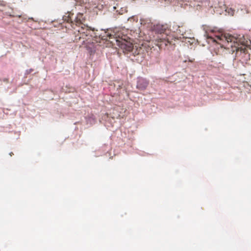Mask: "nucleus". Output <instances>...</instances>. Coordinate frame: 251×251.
Listing matches in <instances>:
<instances>
[{
	"label": "nucleus",
	"mask_w": 251,
	"mask_h": 251,
	"mask_svg": "<svg viewBox=\"0 0 251 251\" xmlns=\"http://www.w3.org/2000/svg\"><path fill=\"white\" fill-rule=\"evenodd\" d=\"M208 38L211 39L213 42H216L221 45V47L225 48V46H227V44L229 43H232V42L234 44V47L232 44L230 45L231 47L233 49V51H236L238 53L239 51L241 52L246 53L247 52L246 48L242 45L240 46L238 44L237 46H235L236 44V39L233 36L229 34H221V35H217L216 36V39H215L211 36H208Z\"/></svg>",
	"instance_id": "1"
},
{
	"label": "nucleus",
	"mask_w": 251,
	"mask_h": 251,
	"mask_svg": "<svg viewBox=\"0 0 251 251\" xmlns=\"http://www.w3.org/2000/svg\"><path fill=\"white\" fill-rule=\"evenodd\" d=\"M156 29L160 35L158 37V42L160 43V46H167L168 45H174V38L171 35H169L170 31L166 30L164 25H157Z\"/></svg>",
	"instance_id": "2"
},
{
	"label": "nucleus",
	"mask_w": 251,
	"mask_h": 251,
	"mask_svg": "<svg viewBox=\"0 0 251 251\" xmlns=\"http://www.w3.org/2000/svg\"><path fill=\"white\" fill-rule=\"evenodd\" d=\"M94 29H92L87 25H83L81 26V28L78 30V35L76 36L75 40H80L82 39V45H87L90 43L91 40V38L93 36Z\"/></svg>",
	"instance_id": "3"
},
{
	"label": "nucleus",
	"mask_w": 251,
	"mask_h": 251,
	"mask_svg": "<svg viewBox=\"0 0 251 251\" xmlns=\"http://www.w3.org/2000/svg\"><path fill=\"white\" fill-rule=\"evenodd\" d=\"M116 41L117 46L123 49L124 51L130 52L132 51L133 47L132 43L123 39H116Z\"/></svg>",
	"instance_id": "4"
},
{
	"label": "nucleus",
	"mask_w": 251,
	"mask_h": 251,
	"mask_svg": "<svg viewBox=\"0 0 251 251\" xmlns=\"http://www.w3.org/2000/svg\"><path fill=\"white\" fill-rule=\"evenodd\" d=\"M149 83V81L142 77H140L138 79L136 87L140 90H144L148 87Z\"/></svg>",
	"instance_id": "5"
},
{
	"label": "nucleus",
	"mask_w": 251,
	"mask_h": 251,
	"mask_svg": "<svg viewBox=\"0 0 251 251\" xmlns=\"http://www.w3.org/2000/svg\"><path fill=\"white\" fill-rule=\"evenodd\" d=\"M83 17V14L81 13H79L77 14V17L75 18V24L77 26H83V24H82V19Z\"/></svg>",
	"instance_id": "6"
},
{
	"label": "nucleus",
	"mask_w": 251,
	"mask_h": 251,
	"mask_svg": "<svg viewBox=\"0 0 251 251\" xmlns=\"http://www.w3.org/2000/svg\"><path fill=\"white\" fill-rule=\"evenodd\" d=\"M73 15V14H72L71 12L68 13V15H64L63 17V19L65 21H66L67 23H73V21L71 19V16Z\"/></svg>",
	"instance_id": "7"
},
{
	"label": "nucleus",
	"mask_w": 251,
	"mask_h": 251,
	"mask_svg": "<svg viewBox=\"0 0 251 251\" xmlns=\"http://www.w3.org/2000/svg\"><path fill=\"white\" fill-rule=\"evenodd\" d=\"M226 11L230 15L233 16L234 13V10L231 8H227L226 9Z\"/></svg>",
	"instance_id": "8"
},
{
	"label": "nucleus",
	"mask_w": 251,
	"mask_h": 251,
	"mask_svg": "<svg viewBox=\"0 0 251 251\" xmlns=\"http://www.w3.org/2000/svg\"><path fill=\"white\" fill-rule=\"evenodd\" d=\"M105 33L106 35L104 36V37H109L110 39L111 38V37L112 36L111 34H110L108 32H105Z\"/></svg>",
	"instance_id": "9"
},
{
	"label": "nucleus",
	"mask_w": 251,
	"mask_h": 251,
	"mask_svg": "<svg viewBox=\"0 0 251 251\" xmlns=\"http://www.w3.org/2000/svg\"><path fill=\"white\" fill-rule=\"evenodd\" d=\"M194 60H195V59H194V58H192V59L188 58V61L190 62L193 63V62H194Z\"/></svg>",
	"instance_id": "10"
},
{
	"label": "nucleus",
	"mask_w": 251,
	"mask_h": 251,
	"mask_svg": "<svg viewBox=\"0 0 251 251\" xmlns=\"http://www.w3.org/2000/svg\"><path fill=\"white\" fill-rule=\"evenodd\" d=\"M219 64H220V67L224 68V64H221V62H219Z\"/></svg>",
	"instance_id": "11"
},
{
	"label": "nucleus",
	"mask_w": 251,
	"mask_h": 251,
	"mask_svg": "<svg viewBox=\"0 0 251 251\" xmlns=\"http://www.w3.org/2000/svg\"><path fill=\"white\" fill-rule=\"evenodd\" d=\"M179 31L180 32V30L179 29H177V32H178Z\"/></svg>",
	"instance_id": "12"
},
{
	"label": "nucleus",
	"mask_w": 251,
	"mask_h": 251,
	"mask_svg": "<svg viewBox=\"0 0 251 251\" xmlns=\"http://www.w3.org/2000/svg\"><path fill=\"white\" fill-rule=\"evenodd\" d=\"M13 153L12 152H11V153H10V156H12V155H13Z\"/></svg>",
	"instance_id": "13"
}]
</instances>
